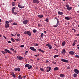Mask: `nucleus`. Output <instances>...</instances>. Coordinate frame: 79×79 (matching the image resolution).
I'll return each instance as SVG.
<instances>
[{"instance_id":"obj_1","label":"nucleus","mask_w":79,"mask_h":79,"mask_svg":"<svg viewBox=\"0 0 79 79\" xmlns=\"http://www.w3.org/2000/svg\"><path fill=\"white\" fill-rule=\"evenodd\" d=\"M28 22L29 20H26L23 21V24L25 25H26V24H28Z\"/></svg>"},{"instance_id":"obj_2","label":"nucleus","mask_w":79,"mask_h":79,"mask_svg":"<svg viewBox=\"0 0 79 79\" xmlns=\"http://www.w3.org/2000/svg\"><path fill=\"white\" fill-rule=\"evenodd\" d=\"M60 60L61 61L64 62L65 63H68V61H69V60H65L63 59H61Z\"/></svg>"},{"instance_id":"obj_3","label":"nucleus","mask_w":79,"mask_h":79,"mask_svg":"<svg viewBox=\"0 0 79 79\" xmlns=\"http://www.w3.org/2000/svg\"><path fill=\"white\" fill-rule=\"evenodd\" d=\"M4 51L6 53H8L11 54V52H10V51L7 49H5Z\"/></svg>"},{"instance_id":"obj_4","label":"nucleus","mask_w":79,"mask_h":79,"mask_svg":"<svg viewBox=\"0 0 79 79\" xmlns=\"http://www.w3.org/2000/svg\"><path fill=\"white\" fill-rule=\"evenodd\" d=\"M30 49L31 50H32V51H34V52H36V51H37L36 49L35 48H34L33 47H30Z\"/></svg>"},{"instance_id":"obj_5","label":"nucleus","mask_w":79,"mask_h":79,"mask_svg":"<svg viewBox=\"0 0 79 79\" xmlns=\"http://www.w3.org/2000/svg\"><path fill=\"white\" fill-rule=\"evenodd\" d=\"M17 58H18V59L19 60H22L24 59V58L23 57H21V56H17Z\"/></svg>"},{"instance_id":"obj_6","label":"nucleus","mask_w":79,"mask_h":79,"mask_svg":"<svg viewBox=\"0 0 79 79\" xmlns=\"http://www.w3.org/2000/svg\"><path fill=\"white\" fill-rule=\"evenodd\" d=\"M33 2L34 3H39V1L38 0H33Z\"/></svg>"},{"instance_id":"obj_7","label":"nucleus","mask_w":79,"mask_h":79,"mask_svg":"<svg viewBox=\"0 0 79 79\" xmlns=\"http://www.w3.org/2000/svg\"><path fill=\"white\" fill-rule=\"evenodd\" d=\"M20 68L19 67H17L14 69V71H18L19 72L20 71Z\"/></svg>"},{"instance_id":"obj_8","label":"nucleus","mask_w":79,"mask_h":79,"mask_svg":"<svg viewBox=\"0 0 79 79\" xmlns=\"http://www.w3.org/2000/svg\"><path fill=\"white\" fill-rule=\"evenodd\" d=\"M27 35H28L29 36H31V32L29 31H27Z\"/></svg>"},{"instance_id":"obj_9","label":"nucleus","mask_w":79,"mask_h":79,"mask_svg":"<svg viewBox=\"0 0 79 79\" xmlns=\"http://www.w3.org/2000/svg\"><path fill=\"white\" fill-rule=\"evenodd\" d=\"M69 54L71 55H74V52L73 51H70L69 52Z\"/></svg>"},{"instance_id":"obj_10","label":"nucleus","mask_w":79,"mask_h":79,"mask_svg":"<svg viewBox=\"0 0 79 79\" xmlns=\"http://www.w3.org/2000/svg\"><path fill=\"white\" fill-rule=\"evenodd\" d=\"M74 71L75 73H76V74H78L79 73V70L77 69H74Z\"/></svg>"},{"instance_id":"obj_11","label":"nucleus","mask_w":79,"mask_h":79,"mask_svg":"<svg viewBox=\"0 0 79 79\" xmlns=\"http://www.w3.org/2000/svg\"><path fill=\"white\" fill-rule=\"evenodd\" d=\"M66 53V51L65 49H63V50L61 51V53L62 55H64Z\"/></svg>"},{"instance_id":"obj_12","label":"nucleus","mask_w":79,"mask_h":79,"mask_svg":"<svg viewBox=\"0 0 79 79\" xmlns=\"http://www.w3.org/2000/svg\"><path fill=\"white\" fill-rule=\"evenodd\" d=\"M18 6L20 8H24V6H22L21 5L19 4L18 5Z\"/></svg>"},{"instance_id":"obj_13","label":"nucleus","mask_w":79,"mask_h":79,"mask_svg":"<svg viewBox=\"0 0 79 79\" xmlns=\"http://www.w3.org/2000/svg\"><path fill=\"white\" fill-rule=\"evenodd\" d=\"M65 19H66L67 20H69V19H72V18H71V17L69 18L68 17H65Z\"/></svg>"},{"instance_id":"obj_14","label":"nucleus","mask_w":79,"mask_h":79,"mask_svg":"<svg viewBox=\"0 0 79 79\" xmlns=\"http://www.w3.org/2000/svg\"><path fill=\"white\" fill-rule=\"evenodd\" d=\"M58 15H63V12L60 11L58 12Z\"/></svg>"},{"instance_id":"obj_15","label":"nucleus","mask_w":79,"mask_h":79,"mask_svg":"<svg viewBox=\"0 0 79 79\" xmlns=\"http://www.w3.org/2000/svg\"><path fill=\"white\" fill-rule=\"evenodd\" d=\"M9 24H5V27L7 28L9 27Z\"/></svg>"},{"instance_id":"obj_16","label":"nucleus","mask_w":79,"mask_h":79,"mask_svg":"<svg viewBox=\"0 0 79 79\" xmlns=\"http://www.w3.org/2000/svg\"><path fill=\"white\" fill-rule=\"evenodd\" d=\"M16 8L15 7H13L12 8V13H14V11L15 10V9Z\"/></svg>"},{"instance_id":"obj_17","label":"nucleus","mask_w":79,"mask_h":79,"mask_svg":"<svg viewBox=\"0 0 79 79\" xmlns=\"http://www.w3.org/2000/svg\"><path fill=\"white\" fill-rule=\"evenodd\" d=\"M38 17H39V18H43V17H44V16L42 15H39L38 16Z\"/></svg>"},{"instance_id":"obj_18","label":"nucleus","mask_w":79,"mask_h":79,"mask_svg":"<svg viewBox=\"0 0 79 79\" xmlns=\"http://www.w3.org/2000/svg\"><path fill=\"white\" fill-rule=\"evenodd\" d=\"M59 69L58 67H55L54 69V71H58L59 70Z\"/></svg>"},{"instance_id":"obj_19","label":"nucleus","mask_w":79,"mask_h":79,"mask_svg":"<svg viewBox=\"0 0 79 79\" xmlns=\"http://www.w3.org/2000/svg\"><path fill=\"white\" fill-rule=\"evenodd\" d=\"M32 68V65H29L28 67V69H31Z\"/></svg>"},{"instance_id":"obj_20","label":"nucleus","mask_w":79,"mask_h":79,"mask_svg":"<svg viewBox=\"0 0 79 79\" xmlns=\"http://www.w3.org/2000/svg\"><path fill=\"white\" fill-rule=\"evenodd\" d=\"M65 44H66V42H65V41L63 42H62V46H64Z\"/></svg>"},{"instance_id":"obj_21","label":"nucleus","mask_w":79,"mask_h":79,"mask_svg":"<svg viewBox=\"0 0 79 79\" xmlns=\"http://www.w3.org/2000/svg\"><path fill=\"white\" fill-rule=\"evenodd\" d=\"M60 77H64V75L61 74L60 75Z\"/></svg>"},{"instance_id":"obj_22","label":"nucleus","mask_w":79,"mask_h":79,"mask_svg":"<svg viewBox=\"0 0 79 79\" xmlns=\"http://www.w3.org/2000/svg\"><path fill=\"white\" fill-rule=\"evenodd\" d=\"M72 9V7H69L68 8L67 10H68V11H70V10H71Z\"/></svg>"},{"instance_id":"obj_23","label":"nucleus","mask_w":79,"mask_h":79,"mask_svg":"<svg viewBox=\"0 0 79 79\" xmlns=\"http://www.w3.org/2000/svg\"><path fill=\"white\" fill-rule=\"evenodd\" d=\"M18 78L19 79H23V77H21V75H20L19 76Z\"/></svg>"},{"instance_id":"obj_24","label":"nucleus","mask_w":79,"mask_h":79,"mask_svg":"<svg viewBox=\"0 0 79 79\" xmlns=\"http://www.w3.org/2000/svg\"><path fill=\"white\" fill-rule=\"evenodd\" d=\"M59 24V23H57L54 26V27H57L58 26Z\"/></svg>"},{"instance_id":"obj_25","label":"nucleus","mask_w":79,"mask_h":79,"mask_svg":"<svg viewBox=\"0 0 79 79\" xmlns=\"http://www.w3.org/2000/svg\"><path fill=\"white\" fill-rule=\"evenodd\" d=\"M33 33H35L36 32H37V30L34 29L33 30Z\"/></svg>"},{"instance_id":"obj_26","label":"nucleus","mask_w":79,"mask_h":79,"mask_svg":"<svg viewBox=\"0 0 79 79\" xmlns=\"http://www.w3.org/2000/svg\"><path fill=\"white\" fill-rule=\"evenodd\" d=\"M58 56H59V55H55L54 56V58H56V57H58Z\"/></svg>"},{"instance_id":"obj_27","label":"nucleus","mask_w":79,"mask_h":79,"mask_svg":"<svg viewBox=\"0 0 79 79\" xmlns=\"http://www.w3.org/2000/svg\"><path fill=\"white\" fill-rule=\"evenodd\" d=\"M73 76L74 77H77V74L74 73L73 75Z\"/></svg>"},{"instance_id":"obj_28","label":"nucleus","mask_w":79,"mask_h":79,"mask_svg":"<svg viewBox=\"0 0 79 79\" xmlns=\"http://www.w3.org/2000/svg\"><path fill=\"white\" fill-rule=\"evenodd\" d=\"M12 25L14 26L15 25L16 26H17V23H13Z\"/></svg>"},{"instance_id":"obj_29","label":"nucleus","mask_w":79,"mask_h":79,"mask_svg":"<svg viewBox=\"0 0 79 79\" xmlns=\"http://www.w3.org/2000/svg\"><path fill=\"white\" fill-rule=\"evenodd\" d=\"M12 76H13V77H16V75H15L14 73H12Z\"/></svg>"},{"instance_id":"obj_30","label":"nucleus","mask_w":79,"mask_h":79,"mask_svg":"<svg viewBox=\"0 0 79 79\" xmlns=\"http://www.w3.org/2000/svg\"><path fill=\"white\" fill-rule=\"evenodd\" d=\"M29 64H26L25 65V67H27V68H28V67H29Z\"/></svg>"},{"instance_id":"obj_31","label":"nucleus","mask_w":79,"mask_h":79,"mask_svg":"<svg viewBox=\"0 0 79 79\" xmlns=\"http://www.w3.org/2000/svg\"><path fill=\"white\" fill-rule=\"evenodd\" d=\"M48 47H49V49H50V50H51V49H52V46L51 45L49 46Z\"/></svg>"},{"instance_id":"obj_32","label":"nucleus","mask_w":79,"mask_h":79,"mask_svg":"<svg viewBox=\"0 0 79 79\" xmlns=\"http://www.w3.org/2000/svg\"><path fill=\"white\" fill-rule=\"evenodd\" d=\"M56 19L57 21V23L58 24V23H59V19H58V18H56Z\"/></svg>"},{"instance_id":"obj_33","label":"nucleus","mask_w":79,"mask_h":79,"mask_svg":"<svg viewBox=\"0 0 79 79\" xmlns=\"http://www.w3.org/2000/svg\"><path fill=\"white\" fill-rule=\"evenodd\" d=\"M65 6L66 8H67V9H68L69 7V6L68 5H67Z\"/></svg>"},{"instance_id":"obj_34","label":"nucleus","mask_w":79,"mask_h":79,"mask_svg":"<svg viewBox=\"0 0 79 79\" xmlns=\"http://www.w3.org/2000/svg\"><path fill=\"white\" fill-rule=\"evenodd\" d=\"M10 40H12V42H15V40L13 39V38H11Z\"/></svg>"},{"instance_id":"obj_35","label":"nucleus","mask_w":79,"mask_h":79,"mask_svg":"<svg viewBox=\"0 0 79 79\" xmlns=\"http://www.w3.org/2000/svg\"><path fill=\"white\" fill-rule=\"evenodd\" d=\"M40 70H41V71H44V69L41 68H40Z\"/></svg>"},{"instance_id":"obj_36","label":"nucleus","mask_w":79,"mask_h":79,"mask_svg":"<svg viewBox=\"0 0 79 79\" xmlns=\"http://www.w3.org/2000/svg\"><path fill=\"white\" fill-rule=\"evenodd\" d=\"M15 40H16V41H18V42L19 41H20V40L19 39H15Z\"/></svg>"},{"instance_id":"obj_37","label":"nucleus","mask_w":79,"mask_h":79,"mask_svg":"<svg viewBox=\"0 0 79 79\" xmlns=\"http://www.w3.org/2000/svg\"><path fill=\"white\" fill-rule=\"evenodd\" d=\"M48 18H46L45 20V21H46V22H48Z\"/></svg>"},{"instance_id":"obj_38","label":"nucleus","mask_w":79,"mask_h":79,"mask_svg":"<svg viewBox=\"0 0 79 79\" xmlns=\"http://www.w3.org/2000/svg\"><path fill=\"white\" fill-rule=\"evenodd\" d=\"M12 13H13V14H14V15H17V14H18V13H16V12H13Z\"/></svg>"},{"instance_id":"obj_39","label":"nucleus","mask_w":79,"mask_h":79,"mask_svg":"<svg viewBox=\"0 0 79 79\" xmlns=\"http://www.w3.org/2000/svg\"><path fill=\"white\" fill-rule=\"evenodd\" d=\"M6 24H9V21H6Z\"/></svg>"},{"instance_id":"obj_40","label":"nucleus","mask_w":79,"mask_h":79,"mask_svg":"<svg viewBox=\"0 0 79 79\" xmlns=\"http://www.w3.org/2000/svg\"><path fill=\"white\" fill-rule=\"evenodd\" d=\"M20 47H21V48H23L24 47V45H22L20 46Z\"/></svg>"},{"instance_id":"obj_41","label":"nucleus","mask_w":79,"mask_h":79,"mask_svg":"<svg viewBox=\"0 0 79 79\" xmlns=\"http://www.w3.org/2000/svg\"><path fill=\"white\" fill-rule=\"evenodd\" d=\"M51 67H49V70L50 71L51 70H52V69L51 68Z\"/></svg>"},{"instance_id":"obj_42","label":"nucleus","mask_w":79,"mask_h":79,"mask_svg":"<svg viewBox=\"0 0 79 79\" xmlns=\"http://www.w3.org/2000/svg\"><path fill=\"white\" fill-rule=\"evenodd\" d=\"M43 35H44V33H42L41 35V37H43Z\"/></svg>"},{"instance_id":"obj_43","label":"nucleus","mask_w":79,"mask_h":79,"mask_svg":"<svg viewBox=\"0 0 79 79\" xmlns=\"http://www.w3.org/2000/svg\"><path fill=\"white\" fill-rule=\"evenodd\" d=\"M76 45V43L75 42H74L73 44V46H74Z\"/></svg>"},{"instance_id":"obj_44","label":"nucleus","mask_w":79,"mask_h":79,"mask_svg":"<svg viewBox=\"0 0 79 79\" xmlns=\"http://www.w3.org/2000/svg\"><path fill=\"white\" fill-rule=\"evenodd\" d=\"M52 63H53V64H56V62H55L54 61H53L52 62Z\"/></svg>"},{"instance_id":"obj_45","label":"nucleus","mask_w":79,"mask_h":79,"mask_svg":"<svg viewBox=\"0 0 79 79\" xmlns=\"http://www.w3.org/2000/svg\"><path fill=\"white\" fill-rule=\"evenodd\" d=\"M12 6H15V3L14 2H12Z\"/></svg>"},{"instance_id":"obj_46","label":"nucleus","mask_w":79,"mask_h":79,"mask_svg":"<svg viewBox=\"0 0 79 79\" xmlns=\"http://www.w3.org/2000/svg\"><path fill=\"white\" fill-rule=\"evenodd\" d=\"M2 52L3 53V54H5V53H6V52H4V51H2Z\"/></svg>"},{"instance_id":"obj_47","label":"nucleus","mask_w":79,"mask_h":79,"mask_svg":"<svg viewBox=\"0 0 79 79\" xmlns=\"http://www.w3.org/2000/svg\"><path fill=\"white\" fill-rule=\"evenodd\" d=\"M17 37H19L20 36V35L19 34H17Z\"/></svg>"},{"instance_id":"obj_48","label":"nucleus","mask_w":79,"mask_h":79,"mask_svg":"<svg viewBox=\"0 0 79 79\" xmlns=\"http://www.w3.org/2000/svg\"><path fill=\"white\" fill-rule=\"evenodd\" d=\"M75 57H76L77 58H79V55H76L75 56Z\"/></svg>"},{"instance_id":"obj_49","label":"nucleus","mask_w":79,"mask_h":79,"mask_svg":"<svg viewBox=\"0 0 79 79\" xmlns=\"http://www.w3.org/2000/svg\"><path fill=\"white\" fill-rule=\"evenodd\" d=\"M34 45H35V46H38V44H35Z\"/></svg>"},{"instance_id":"obj_50","label":"nucleus","mask_w":79,"mask_h":79,"mask_svg":"<svg viewBox=\"0 0 79 79\" xmlns=\"http://www.w3.org/2000/svg\"><path fill=\"white\" fill-rule=\"evenodd\" d=\"M24 34H27V31H25L24 32Z\"/></svg>"},{"instance_id":"obj_51","label":"nucleus","mask_w":79,"mask_h":79,"mask_svg":"<svg viewBox=\"0 0 79 79\" xmlns=\"http://www.w3.org/2000/svg\"><path fill=\"white\" fill-rule=\"evenodd\" d=\"M12 51H14L15 50V49H13V48H11L10 49Z\"/></svg>"},{"instance_id":"obj_52","label":"nucleus","mask_w":79,"mask_h":79,"mask_svg":"<svg viewBox=\"0 0 79 79\" xmlns=\"http://www.w3.org/2000/svg\"><path fill=\"white\" fill-rule=\"evenodd\" d=\"M67 67V69H70V67L69 66Z\"/></svg>"},{"instance_id":"obj_53","label":"nucleus","mask_w":79,"mask_h":79,"mask_svg":"<svg viewBox=\"0 0 79 79\" xmlns=\"http://www.w3.org/2000/svg\"><path fill=\"white\" fill-rule=\"evenodd\" d=\"M50 44H46V46H48V47H49V46H50Z\"/></svg>"},{"instance_id":"obj_54","label":"nucleus","mask_w":79,"mask_h":79,"mask_svg":"<svg viewBox=\"0 0 79 79\" xmlns=\"http://www.w3.org/2000/svg\"><path fill=\"white\" fill-rule=\"evenodd\" d=\"M72 30H73L74 32H76V31L74 28L72 29Z\"/></svg>"},{"instance_id":"obj_55","label":"nucleus","mask_w":79,"mask_h":79,"mask_svg":"<svg viewBox=\"0 0 79 79\" xmlns=\"http://www.w3.org/2000/svg\"><path fill=\"white\" fill-rule=\"evenodd\" d=\"M8 43H9V44H11V41H8Z\"/></svg>"},{"instance_id":"obj_56","label":"nucleus","mask_w":79,"mask_h":79,"mask_svg":"<svg viewBox=\"0 0 79 79\" xmlns=\"http://www.w3.org/2000/svg\"><path fill=\"white\" fill-rule=\"evenodd\" d=\"M23 77H24V78H26V75L24 76H23Z\"/></svg>"},{"instance_id":"obj_57","label":"nucleus","mask_w":79,"mask_h":79,"mask_svg":"<svg viewBox=\"0 0 79 79\" xmlns=\"http://www.w3.org/2000/svg\"><path fill=\"white\" fill-rule=\"evenodd\" d=\"M41 52L42 53H44V51L43 50H41Z\"/></svg>"},{"instance_id":"obj_58","label":"nucleus","mask_w":79,"mask_h":79,"mask_svg":"<svg viewBox=\"0 0 79 79\" xmlns=\"http://www.w3.org/2000/svg\"><path fill=\"white\" fill-rule=\"evenodd\" d=\"M3 37L4 39H6V38L5 36H3Z\"/></svg>"},{"instance_id":"obj_59","label":"nucleus","mask_w":79,"mask_h":79,"mask_svg":"<svg viewBox=\"0 0 79 79\" xmlns=\"http://www.w3.org/2000/svg\"><path fill=\"white\" fill-rule=\"evenodd\" d=\"M38 50H39V51H40L41 52V51L42 50L41 49H39Z\"/></svg>"},{"instance_id":"obj_60","label":"nucleus","mask_w":79,"mask_h":79,"mask_svg":"<svg viewBox=\"0 0 79 79\" xmlns=\"http://www.w3.org/2000/svg\"><path fill=\"white\" fill-rule=\"evenodd\" d=\"M35 56H39V55H35Z\"/></svg>"},{"instance_id":"obj_61","label":"nucleus","mask_w":79,"mask_h":79,"mask_svg":"<svg viewBox=\"0 0 79 79\" xmlns=\"http://www.w3.org/2000/svg\"><path fill=\"white\" fill-rule=\"evenodd\" d=\"M38 27H40V25L38 24Z\"/></svg>"},{"instance_id":"obj_62","label":"nucleus","mask_w":79,"mask_h":79,"mask_svg":"<svg viewBox=\"0 0 79 79\" xmlns=\"http://www.w3.org/2000/svg\"><path fill=\"white\" fill-rule=\"evenodd\" d=\"M49 71H49V69L47 70V72H49Z\"/></svg>"},{"instance_id":"obj_63","label":"nucleus","mask_w":79,"mask_h":79,"mask_svg":"<svg viewBox=\"0 0 79 79\" xmlns=\"http://www.w3.org/2000/svg\"><path fill=\"white\" fill-rule=\"evenodd\" d=\"M77 36H79V34H77L76 35Z\"/></svg>"},{"instance_id":"obj_64","label":"nucleus","mask_w":79,"mask_h":79,"mask_svg":"<svg viewBox=\"0 0 79 79\" xmlns=\"http://www.w3.org/2000/svg\"><path fill=\"white\" fill-rule=\"evenodd\" d=\"M77 48L78 49V50H79V47H77Z\"/></svg>"}]
</instances>
